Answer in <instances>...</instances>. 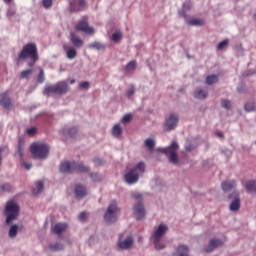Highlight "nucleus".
<instances>
[{"label":"nucleus","instance_id":"1","mask_svg":"<svg viewBox=\"0 0 256 256\" xmlns=\"http://www.w3.org/2000/svg\"><path fill=\"white\" fill-rule=\"evenodd\" d=\"M60 171L63 174H73L76 172L86 173V172H89V167L85 166L81 162L64 161L60 165Z\"/></svg>","mask_w":256,"mask_h":256},{"label":"nucleus","instance_id":"2","mask_svg":"<svg viewBox=\"0 0 256 256\" xmlns=\"http://www.w3.org/2000/svg\"><path fill=\"white\" fill-rule=\"evenodd\" d=\"M30 59L33 62H38L39 54L35 43H27L23 46L22 51L18 55V61Z\"/></svg>","mask_w":256,"mask_h":256},{"label":"nucleus","instance_id":"3","mask_svg":"<svg viewBox=\"0 0 256 256\" xmlns=\"http://www.w3.org/2000/svg\"><path fill=\"white\" fill-rule=\"evenodd\" d=\"M50 148L46 143L34 142L30 146V152L35 159L45 160L48 157Z\"/></svg>","mask_w":256,"mask_h":256},{"label":"nucleus","instance_id":"4","mask_svg":"<svg viewBox=\"0 0 256 256\" xmlns=\"http://www.w3.org/2000/svg\"><path fill=\"white\" fill-rule=\"evenodd\" d=\"M145 163L139 162L135 168L129 170L125 174L126 182L130 185L135 184L138 182L140 175H142L145 172Z\"/></svg>","mask_w":256,"mask_h":256},{"label":"nucleus","instance_id":"5","mask_svg":"<svg viewBox=\"0 0 256 256\" xmlns=\"http://www.w3.org/2000/svg\"><path fill=\"white\" fill-rule=\"evenodd\" d=\"M19 211L20 207L16 202L13 200L8 201L5 207V215L7 216L6 223L10 224L12 221L16 220L19 216Z\"/></svg>","mask_w":256,"mask_h":256},{"label":"nucleus","instance_id":"6","mask_svg":"<svg viewBox=\"0 0 256 256\" xmlns=\"http://www.w3.org/2000/svg\"><path fill=\"white\" fill-rule=\"evenodd\" d=\"M179 150V144L177 142H172L169 147L162 148L160 152L169 156V160L172 164L177 165L179 162V157L177 151Z\"/></svg>","mask_w":256,"mask_h":256},{"label":"nucleus","instance_id":"7","mask_svg":"<svg viewBox=\"0 0 256 256\" xmlns=\"http://www.w3.org/2000/svg\"><path fill=\"white\" fill-rule=\"evenodd\" d=\"M119 213V208L117 206V202L114 200L109 205L106 214L104 215V219L108 224H112L117 221V214Z\"/></svg>","mask_w":256,"mask_h":256},{"label":"nucleus","instance_id":"8","mask_svg":"<svg viewBox=\"0 0 256 256\" xmlns=\"http://www.w3.org/2000/svg\"><path fill=\"white\" fill-rule=\"evenodd\" d=\"M168 226L164 224H160L158 229L154 232V240H155V248L157 250H162L166 247L165 244H161L160 240L164 236V234L167 232Z\"/></svg>","mask_w":256,"mask_h":256},{"label":"nucleus","instance_id":"9","mask_svg":"<svg viewBox=\"0 0 256 256\" xmlns=\"http://www.w3.org/2000/svg\"><path fill=\"white\" fill-rule=\"evenodd\" d=\"M69 11L71 13H77L87 7V0H68Z\"/></svg>","mask_w":256,"mask_h":256},{"label":"nucleus","instance_id":"10","mask_svg":"<svg viewBox=\"0 0 256 256\" xmlns=\"http://www.w3.org/2000/svg\"><path fill=\"white\" fill-rule=\"evenodd\" d=\"M76 31L83 32L87 35H93L94 29L93 27L88 25L87 18H83L76 26Z\"/></svg>","mask_w":256,"mask_h":256},{"label":"nucleus","instance_id":"11","mask_svg":"<svg viewBox=\"0 0 256 256\" xmlns=\"http://www.w3.org/2000/svg\"><path fill=\"white\" fill-rule=\"evenodd\" d=\"M0 105L10 111L13 108V102L8 94V92H4L0 94Z\"/></svg>","mask_w":256,"mask_h":256},{"label":"nucleus","instance_id":"12","mask_svg":"<svg viewBox=\"0 0 256 256\" xmlns=\"http://www.w3.org/2000/svg\"><path fill=\"white\" fill-rule=\"evenodd\" d=\"M134 215L137 220H142L146 216V209L142 202L135 204L134 206Z\"/></svg>","mask_w":256,"mask_h":256},{"label":"nucleus","instance_id":"13","mask_svg":"<svg viewBox=\"0 0 256 256\" xmlns=\"http://www.w3.org/2000/svg\"><path fill=\"white\" fill-rule=\"evenodd\" d=\"M23 153H24V141L22 139L19 140V144H18V154L20 156L21 159V165L26 169V170H30L32 165L30 162H26L25 160H23Z\"/></svg>","mask_w":256,"mask_h":256},{"label":"nucleus","instance_id":"14","mask_svg":"<svg viewBox=\"0 0 256 256\" xmlns=\"http://www.w3.org/2000/svg\"><path fill=\"white\" fill-rule=\"evenodd\" d=\"M223 246V241L221 239L213 238L210 239V244L204 248L206 253L213 252L216 248Z\"/></svg>","mask_w":256,"mask_h":256},{"label":"nucleus","instance_id":"15","mask_svg":"<svg viewBox=\"0 0 256 256\" xmlns=\"http://www.w3.org/2000/svg\"><path fill=\"white\" fill-rule=\"evenodd\" d=\"M179 118L175 114H171L165 123L166 131H172L177 127Z\"/></svg>","mask_w":256,"mask_h":256},{"label":"nucleus","instance_id":"16","mask_svg":"<svg viewBox=\"0 0 256 256\" xmlns=\"http://www.w3.org/2000/svg\"><path fill=\"white\" fill-rule=\"evenodd\" d=\"M237 187L236 180H226L222 182V191L230 192Z\"/></svg>","mask_w":256,"mask_h":256},{"label":"nucleus","instance_id":"17","mask_svg":"<svg viewBox=\"0 0 256 256\" xmlns=\"http://www.w3.org/2000/svg\"><path fill=\"white\" fill-rule=\"evenodd\" d=\"M68 84L65 81L58 82L55 85L56 94L63 95L68 92Z\"/></svg>","mask_w":256,"mask_h":256},{"label":"nucleus","instance_id":"18","mask_svg":"<svg viewBox=\"0 0 256 256\" xmlns=\"http://www.w3.org/2000/svg\"><path fill=\"white\" fill-rule=\"evenodd\" d=\"M67 228H68V224L67 223H56L52 227V231L56 235H61L63 232H65L67 230Z\"/></svg>","mask_w":256,"mask_h":256},{"label":"nucleus","instance_id":"19","mask_svg":"<svg viewBox=\"0 0 256 256\" xmlns=\"http://www.w3.org/2000/svg\"><path fill=\"white\" fill-rule=\"evenodd\" d=\"M133 244H134V239L132 236H129L124 241H120L118 246L122 250H127V249H130Z\"/></svg>","mask_w":256,"mask_h":256},{"label":"nucleus","instance_id":"20","mask_svg":"<svg viewBox=\"0 0 256 256\" xmlns=\"http://www.w3.org/2000/svg\"><path fill=\"white\" fill-rule=\"evenodd\" d=\"M174 256H190L189 247L184 244L178 245V248H176V252H174Z\"/></svg>","mask_w":256,"mask_h":256},{"label":"nucleus","instance_id":"21","mask_svg":"<svg viewBox=\"0 0 256 256\" xmlns=\"http://www.w3.org/2000/svg\"><path fill=\"white\" fill-rule=\"evenodd\" d=\"M70 41L76 48H81L84 44L83 40L78 37L75 33H71Z\"/></svg>","mask_w":256,"mask_h":256},{"label":"nucleus","instance_id":"22","mask_svg":"<svg viewBox=\"0 0 256 256\" xmlns=\"http://www.w3.org/2000/svg\"><path fill=\"white\" fill-rule=\"evenodd\" d=\"M241 207V200L239 197V194L234 197V200H232V203H230V211L236 212L239 211Z\"/></svg>","mask_w":256,"mask_h":256},{"label":"nucleus","instance_id":"23","mask_svg":"<svg viewBox=\"0 0 256 256\" xmlns=\"http://www.w3.org/2000/svg\"><path fill=\"white\" fill-rule=\"evenodd\" d=\"M64 50L69 60H73L77 57V51L74 47H67L66 45H64Z\"/></svg>","mask_w":256,"mask_h":256},{"label":"nucleus","instance_id":"24","mask_svg":"<svg viewBox=\"0 0 256 256\" xmlns=\"http://www.w3.org/2000/svg\"><path fill=\"white\" fill-rule=\"evenodd\" d=\"M75 195L77 198H83L87 195V190L86 187H84L83 185H77L76 189H75Z\"/></svg>","mask_w":256,"mask_h":256},{"label":"nucleus","instance_id":"25","mask_svg":"<svg viewBox=\"0 0 256 256\" xmlns=\"http://www.w3.org/2000/svg\"><path fill=\"white\" fill-rule=\"evenodd\" d=\"M245 189L249 193H256V181L255 180H249L245 183Z\"/></svg>","mask_w":256,"mask_h":256},{"label":"nucleus","instance_id":"26","mask_svg":"<svg viewBox=\"0 0 256 256\" xmlns=\"http://www.w3.org/2000/svg\"><path fill=\"white\" fill-rule=\"evenodd\" d=\"M89 49L103 51L106 49V45L102 44L101 42L95 41V42L89 44Z\"/></svg>","mask_w":256,"mask_h":256},{"label":"nucleus","instance_id":"27","mask_svg":"<svg viewBox=\"0 0 256 256\" xmlns=\"http://www.w3.org/2000/svg\"><path fill=\"white\" fill-rule=\"evenodd\" d=\"M122 127L120 126V124H115L113 129H112V135L115 137V138H120L121 135H122Z\"/></svg>","mask_w":256,"mask_h":256},{"label":"nucleus","instance_id":"28","mask_svg":"<svg viewBox=\"0 0 256 256\" xmlns=\"http://www.w3.org/2000/svg\"><path fill=\"white\" fill-rule=\"evenodd\" d=\"M43 189H44V182L43 181H38L36 183V188H34L32 190V193H33V195L37 196L43 191Z\"/></svg>","mask_w":256,"mask_h":256},{"label":"nucleus","instance_id":"29","mask_svg":"<svg viewBox=\"0 0 256 256\" xmlns=\"http://www.w3.org/2000/svg\"><path fill=\"white\" fill-rule=\"evenodd\" d=\"M217 82H218V75H208V77H206L207 85H214Z\"/></svg>","mask_w":256,"mask_h":256},{"label":"nucleus","instance_id":"30","mask_svg":"<svg viewBox=\"0 0 256 256\" xmlns=\"http://www.w3.org/2000/svg\"><path fill=\"white\" fill-rule=\"evenodd\" d=\"M244 110L246 112H253V111H256V103L255 102H247L245 105H244Z\"/></svg>","mask_w":256,"mask_h":256},{"label":"nucleus","instance_id":"31","mask_svg":"<svg viewBox=\"0 0 256 256\" xmlns=\"http://www.w3.org/2000/svg\"><path fill=\"white\" fill-rule=\"evenodd\" d=\"M49 248L53 251H61L64 249V245L60 242L54 243V244H50Z\"/></svg>","mask_w":256,"mask_h":256},{"label":"nucleus","instance_id":"32","mask_svg":"<svg viewBox=\"0 0 256 256\" xmlns=\"http://www.w3.org/2000/svg\"><path fill=\"white\" fill-rule=\"evenodd\" d=\"M43 93L44 95L56 94V86H46Z\"/></svg>","mask_w":256,"mask_h":256},{"label":"nucleus","instance_id":"33","mask_svg":"<svg viewBox=\"0 0 256 256\" xmlns=\"http://www.w3.org/2000/svg\"><path fill=\"white\" fill-rule=\"evenodd\" d=\"M194 97L196 99H205L207 97V92L205 90H198L196 93H194Z\"/></svg>","mask_w":256,"mask_h":256},{"label":"nucleus","instance_id":"34","mask_svg":"<svg viewBox=\"0 0 256 256\" xmlns=\"http://www.w3.org/2000/svg\"><path fill=\"white\" fill-rule=\"evenodd\" d=\"M122 38H123V35H122V33L120 31H116L112 35V41L114 43L120 42Z\"/></svg>","mask_w":256,"mask_h":256},{"label":"nucleus","instance_id":"35","mask_svg":"<svg viewBox=\"0 0 256 256\" xmlns=\"http://www.w3.org/2000/svg\"><path fill=\"white\" fill-rule=\"evenodd\" d=\"M188 24L190 26H204L205 22L202 19H192Z\"/></svg>","mask_w":256,"mask_h":256},{"label":"nucleus","instance_id":"36","mask_svg":"<svg viewBox=\"0 0 256 256\" xmlns=\"http://www.w3.org/2000/svg\"><path fill=\"white\" fill-rule=\"evenodd\" d=\"M17 233H18V225L14 224L11 226V228L9 230V236L11 238H14V237H16Z\"/></svg>","mask_w":256,"mask_h":256},{"label":"nucleus","instance_id":"37","mask_svg":"<svg viewBox=\"0 0 256 256\" xmlns=\"http://www.w3.org/2000/svg\"><path fill=\"white\" fill-rule=\"evenodd\" d=\"M42 5L45 10H50L53 6V0H42Z\"/></svg>","mask_w":256,"mask_h":256},{"label":"nucleus","instance_id":"38","mask_svg":"<svg viewBox=\"0 0 256 256\" xmlns=\"http://www.w3.org/2000/svg\"><path fill=\"white\" fill-rule=\"evenodd\" d=\"M137 63L135 60L130 61L126 66V71L130 72L136 69Z\"/></svg>","mask_w":256,"mask_h":256},{"label":"nucleus","instance_id":"39","mask_svg":"<svg viewBox=\"0 0 256 256\" xmlns=\"http://www.w3.org/2000/svg\"><path fill=\"white\" fill-rule=\"evenodd\" d=\"M33 71L30 69L24 70L20 74V79H28L30 75H32Z\"/></svg>","mask_w":256,"mask_h":256},{"label":"nucleus","instance_id":"40","mask_svg":"<svg viewBox=\"0 0 256 256\" xmlns=\"http://www.w3.org/2000/svg\"><path fill=\"white\" fill-rule=\"evenodd\" d=\"M45 81V74H44V70L42 68H40V72H39V75L37 77V82L39 84H43Z\"/></svg>","mask_w":256,"mask_h":256},{"label":"nucleus","instance_id":"41","mask_svg":"<svg viewBox=\"0 0 256 256\" xmlns=\"http://www.w3.org/2000/svg\"><path fill=\"white\" fill-rule=\"evenodd\" d=\"M145 145L150 149L153 150L155 147V141L153 139H146Z\"/></svg>","mask_w":256,"mask_h":256},{"label":"nucleus","instance_id":"42","mask_svg":"<svg viewBox=\"0 0 256 256\" xmlns=\"http://www.w3.org/2000/svg\"><path fill=\"white\" fill-rule=\"evenodd\" d=\"M229 45V40L224 39V41L218 43V50H223Z\"/></svg>","mask_w":256,"mask_h":256},{"label":"nucleus","instance_id":"43","mask_svg":"<svg viewBox=\"0 0 256 256\" xmlns=\"http://www.w3.org/2000/svg\"><path fill=\"white\" fill-rule=\"evenodd\" d=\"M12 186L9 183H5L1 186L2 192H11L12 191Z\"/></svg>","mask_w":256,"mask_h":256},{"label":"nucleus","instance_id":"44","mask_svg":"<svg viewBox=\"0 0 256 256\" xmlns=\"http://www.w3.org/2000/svg\"><path fill=\"white\" fill-rule=\"evenodd\" d=\"M28 136H35L37 134V128L31 127L26 130Z\"/></svg>","mask_w":256,"mask_h":256},{"label":"nucleus","instance_id":"45","mask_svg":"<svg viewBox=\"0 0 256 256\" xmlns=\"http://www.w3.org/2000/svg\"><path fill=\"white\" fill-rule=\"evenodd\" d=\"M132 118H133L132 114H126L122 118V123L127 124V123L131 122Z\"/></svg>","mask_w":256,"mask_h":256},{"label":"nucleus","instance_id":"46","mask_svg":"<svg viewBox=\"0 0 256 256\" xmlns=\"http://www.w3.org/2000/svg\"><path fill=\"white\" fill-rule=\"evenodd\" d=\"M222 108L229 110L231 108V102L229 100H222Z\"/></svg>","mask_w":256,"mask_h":256},{"label":"nucleus","instance_id":"47","mask_svg":"<svg viewBox=\"0 0 256 256\" xmlns=\"http://www.w3.org/2000/svg\"><path fill=\"white\" fill-rule=\"evenodd\" d=\"M67 132L71 138H74L77 133V128L76 127L68 128Z\"/></svg>","mask_w":256,"mask_h":256},{"label":"nucleus","instance_id":"48","mask_svg":"<svg viewBox=\"0 0 256 256\" xmlns=\"http://www.w3.org/2000/svg\"><path fill=\"white\" fill-rule=\"evenodd\" d=\"M90 177L94 182H101V177L97 173H90Z\"/></svg>","mask_w":256,"mask_h":256},{"label":"nucleus","instance_id":"49","mask_svg":"<svg viewBox=\"0 0 256 256\" xmlns=\"http://www.w3.org/2000/svg\"><path fill=\"white\" fill-rule=\"evenodd\" d=\"M182 9H184V11H189L192 9V4L191 2H186L182 5Z\"/></svg>","mask_w":256,"mask_h":256},{"label":"nucleus","instance_id":"50","mask_svg":"<svg viewBox=\"0 0 256 256\" xmlns=\"http://www.w3.org/2000/svg\"><path fill=\"white\" fill-rule=\"evenodd\" d=\"M135 94V87L134 85H131L129 91L127 92V97L131 98Z\"/></svg>","mask_w":256,"mask_h":256},{"label":"nucleus","instance_id":"51","mask_svg":"<svg viewBox=\"0 0 256 256\" xmlns=\"http://www.w3.org/2000/svg\"><path fill=\"white\" fill-rule=\"evenodd\" d=\"M80 87L82 88V89H88L89 87H90V83L89 82H87V81H84V82H81L80 83Z\"/></svg>","mask_w":256,"mask_h":256},{"label":"nucleus","instance_id":"52","mask_svg":"<svg viewBox=\"0 0 256 256\" xmlns=\"http://www.w3.org/2000/svg\"><path fill=\"white\" fill-rule=\"evenodd\" d=\"M87 218V213L86 212H81L80 215H79V220L80 221H85Z\"/></svg>","mask_w":256,"mask_h":256},{"label":"nucleus","instance_id":"53","mask_svg":"<svg viewBox=\"0 0 256 256\" xmlns=\"http://www.w3.org/2000/svg\"><path fill=\"white\" fill-rule=\"evenodd\" d=\"M133 198L138 200V201H141L142 200V195L140 193H134Z\"/></svg>","mask_w":256,"mask_h":256},{"label":"nucleus","instance_id":"54","mask_svg":"<svg viewBox=\"0 0 256 256\" xmlns=\"http://www.w3.org/2000/svg\"><path fill=\"white\" fill-rule=\"evenodd\" d=\"M93 162L99 166V165H102L103 161L100 159V158H94Z\"/></svg>","mask_w":256,"mask_h":256},{"label":"nucleus","instance_id":"55","mask_svg":"<svg viewBox=\"0 0 256 256\" xmlns=\"http://www.w3.org/2000/svg\"><path fill=\"white\" fill-rule=\"evenodd\" d=\"M193 150L192 145H186V151L191 152Z\"/></svg>","mask_w":256,"mask_h":256},{"label":"nucleus","instance_id":"56","mask_svg":"<svg viewBox=\"0 0 256 256\" xmlns=\"http://www.w3.org/2000/svg\"><path fill=\"white\" fill-rule=\"evenodd\" d=\"M36 62H37V61H33V60H32V62H29V63H28V66H29L30 68H32V67L36 64Z\"/></svg>","mask_w":256,"mask_h":256},{"label":"nucleus","instance_id":"57","mask_svg":"<svg viewBox=\"0 0 256 256\" xmlns=\"http://www.w3.org/2000/svg\"><path fill=\"white\" fill-rule=\"evenodd\" d=\"M180 16L186 18V12L185 11H180Z\"/></svg>","mask_w":256,"mask_h":256},{"label":"nucleus","instance_id":"58","mask_svg":"<svg viewBox=\"0 0 256 256\" xmlns=\"http://www.w3.org/2000/svg\"><path fill=\"white\" fill-rule=\"evenodd\" d=\"M216 136H218L219 138H223V133L222 132H217Z\"/></svg>","mask_w":256,"mask_h":256},{"label":"nucleus","instance_id":"59","mask_svg":"<svg viewBox=\"0 0 256 256\" xmlns=\"http://www.w3.org/2000/svg\"><path fill=\"white\" fill-rule=\"evenodd\" d=\"M4 2H5L6 4H10V3L12 2V0H4Z\"/></svg>","mask_w":256,"mask_h":256},{"label":"nucleus","instance_id":"60","mask_svg":"<svg viewBox=\"0 0 256 256\" xmlns=\"http://www.w3.org/2000/svg\"><path fill=\"white\" fill-rule=\"evenodd\" d=\"M3 148L0 147V165H1V152H2Z\"/></svg>","mask_w":256,"mask_h":256},{"label":"nucleus","instance_id":"61","mask_svg":"<svg viewBox=\"0 0 256 256\" xmlns=\"http://www.w3.org/2000/svg\"><path fill=\"white\" fill-rule=\"evenodd\" d=\"M75 83V80L73 79V80H71V85H73Z\"/></svg>","mask_w":256,"mask_h":256},{"label":"nucleus","instance_id":"62","mask_svg":"<svg viewBox=\"0 0 256 256\" xmlns=\"http://www.w3.org/2000/svg\"><path fill=\"white\" fill-rule=\"evenodd\" d=\"M238 92H239V93H242V91H241V89H240V88H238Z\"/></svg>","mask_w":256,"mask_h":256},{"label":"nucleus","instance_id":"63","mask_svg":"<svg viewBox=\"0 0 256 256\" xmlns=\"http://www.w3.org/2000/svg\"><path fill=\"white\" fill-rule=\"evenodd\" d=\"M228 198L231 199V198H232V195L228 196Z\"/></svg>","mask_w":256,"mask_h":256}]
</instances>
